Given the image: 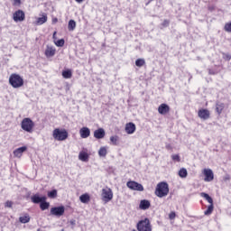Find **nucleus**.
Returning a JSON list of instances; mask_svg holds the SVG:
<instances>
[{
	"instance_id": "obj_25",
	"label": "nucleus",
	"mask_w": 231,
	"mask_h": 231,
	"mask_svg": "<svg viewBox=\"0 0 231 231\" xmlns=\"http://www.w3.org/2000/svg\"><path fill=\"white\" fill-rule=\"evenodd\" d=\"M217 113L221 115L223 113V109H225V104L223 103H217L216 105Z\"/></svg>"
},
{
	"instance_id": "obj_4",
	"label": "nucleus",
	"mask_w": 231,
	"mask_h": 231,
	"mask_svg": "<svg viewBox=\"0 0 231 231\" xmlns=\"http://www.w3.org/2000/svg\"><path fill=\"white\" fill-rule=\"evenodd\" d=\"M52 137L58 142H64L68 139V131L66 129L55 128L52 132Z\"/></svg>"
},
{
	"instance_id": "obj_30",
	"label": "nucleus",
	"mask_w": 231,
	"mask_h": 231,
	"mask_svg": "<svg viewBox=\"0 0 231 231\" xmlns=\"http://www.w3.org/2000/svg\"><path fill=\"white\" fill-rule=\"evenodd\" d=\"M212 212H214V204H210L208 207V209L204 212L205 216H210V214H212Z\"/></svg>"
},
{
	"instance_id": "obj_26",
	"label": "nucleus",
	"mask_w": 231,
	"mask_h": 231,
	"mask_svg": "<svg viewBox=\"0 0 231 231\" xmlns=\"http://www.w3.org/2000/svg\"><path fill=\"white\" fill-rule=\"evenodd\" d=\"M40 208L42 210H48L50 208V202H46V200L40 202Z\"/></svg>"
},
{
	"instance_id": "obj_13",
	"label": "nucleus",
	"mask_w": 231,
	"mask_h": 231,
	"mask_svg": "<svg viewBox=\"0 0 231 231\" xmlns=\"http://www.w3.org/2000/svg\"><path fill=\"white\" fill-rule=\"evenodd\" d=\"M106 136V130L104 128H98L94 132V138L97 140H102Z\"/></svg>"
},
{
	"instance_id": "obj_7",
	"label": "nucleus",
	"mask_w": 231,
	"mask_h": 231,
	"mask_svg": "<svg viewBox=\"0 0 231 231\" xmlns=\"http://www.w3.org/2000/svg\"><path fill=\"white\" fill-rule=\"evenodd\" d=\"M126 187L130 189V190H137V192H143V185L134 180H129L126 183Z\"/></svg>"
},
{
	"instance_id": "obj_47",
	"label": "nucleus",
	"mask_w": 231,
	"mask_h": 231,
	"mask_svg": "<svg viewBox=\"0 0 231 231\" xmlns=\"http://www.w3.org/2000/svg\"><path fill=\"white\" fill-rule=\"evenodd\" d=\"M53 23H57V18H55V19L53 20Z\"/></svg>"
},
{
	"instance_id": "obj_28",
	"label": "nucleus",
	"mask_w": 231,
	"mask_h": 231,
	"mask_svg": "<svg viewBox=\"0 0 231 231\" xmlns=\"http://www.w3.org/2000/svg\"><path fill=\"white\" fill-rule=\"evenodd\" d=\"M189 172L187 171V169L185 168H181L180 171H179V176L180 178H187Z\"/></svg>"
},
{
	"instance_id": "obj_36",
	"label": "nucleus",
	"mask_w": 231,
	"mask_h": 231,
	"mask_svg": "<svg viewBox=\"0 0 231 231\" xmlns=\"http://www.w3.org/2000/svg\"><path fill=\"white\" fill-rule=\"evenodd\" d=\"M55 44L59 48H62V46H64V39L58 40L57 42H55Z\"/></svg>"
},
{
	"instance_id": "obj_46",
	"label": "nucleus",
	"mask_w": 231,
	"mask_h": 231,
	"mask_svg": "<svg viewBox=\"0 0 231 231\" xmlns=\"http://www.w3.org/2000/svg\"><path fill=\"white\" fill-rule=\"evenodd\" d=\"M55 35H57V32H54V33H53V39H55Z\"/></svg>"
},
{
	"instance_id": "obj_41",
	"label": "nucleus",
	"mask_w": 231,
	"mask_h": 231,
	"mask_svg": "<svg viewBox=\"0 0 231 231\" xmlns=\"http://www.w3.org/2000/svg\"><path fill=\"white\" fill-rule=\"evenodd\" d=\"M224 59H225L226 60H230V59H231L230 54H224Z\"/></svg>"
},
{
	"instance_id": "obj_43",
	"label": "nucleus",
	"mask_w": 231,
	"mask_h": 231,
	"mask_svg": "<svg viewBox=\"0 0 231 231\" xmlns=\"http://www.w3.org/2000/svg\"><path fill=\"white\" fill-rule=\"evenodd\" d=\"M224 180H225V181H228V180H230V175H226L224 177Z\"/></svg>"
},
{
	"instance_id": "obj_23",
	"label": "nucleus",
	"mask_w": 231,
	"mask_h": 231,
	"mask_svg": "<svg viewBox=\"0 0 231 231\" xmlns=\"http://www.w3.org/2000/svg\"><path fill=\"white\" fill-rule=\"evenodd\" d=\"M89 199L90 197L88 193L83 194L79 197V201H81V203H89Z\"/></svg>"
},
{
	"instance_id": "obj_15",
	"label": "nucleus",
	"mask_w": 231,
	"mask_h": 231,
	"mask_svg": "<svg viewBox=\"0 0 231 231\" xmlns=\"http://www.w3.org/2000/svg\"><path fill=\"white\" fill-rule=\"evenodd\" d=\"M31 200L32 203L39 204L42 201H46V197H40L39 194H35L31 197Z\"/></svg>"
},
{
	"instance_id": "obj_17",
	"label": "nucleus",
	"mask_w": 231,
	"mask_h": 231,
	"mask_svg": "<svg viewBox=\"0 0 231 231\" xmlns=\"http://www.w3.org/2000/svg\"><path fill=\"white\" fill-rule=\"evenodd\" d=\"M127 134H133L136 131V125L134 123H128L125 125Z\"/></svg>"
},
{
	"instance_id": "obj_33",
	"label": "nucleus",
	"mask_w": 231,
	"mask_h": 231,
	"mask_svg": "<svg viewBox=\"0 0 231 231\" xmlns=\"http://www.w3.org/2000/svg\"><path fill=\"white\" fill-rule=\"evenodd\" d=\"M110 142L113 143V145H118V136L114 135L110 137Z\"/></svg>"
},
{
	"instance_id": "obj_31",
	"label": "nucleus",
	"mask_w": 231,
	"mask_h": 231,
	"mask_svg": "<svg viewBox=\"0 0 231 231\" xmlns=\"http://www.w3.org/2000/svg\"><path fill=\"white\" fill-rule=\"evenodd\" d=\"M19 221H20V223H23V224L30 223V216L25 215L23 217H20Z\"/></svg>"
},
{
	"instance_id": "obj_45",
	"label": "nucleus",
	"mask_w": 231,
	"mask_h": 231,
	"mask_svg": "<svg viewBox=\"0 0 231 231\" xmlns=\"http://www.w3.org/2000/svg\"><path fill=\"white\" fill-rule=\"evenodd\" d=\"M76 3H79L80 5V3H84V0H75Z\"/></svg>"
},
{
	"instance_id": "obj_21",
	"label": "nucleus",
	"mask_w": 231,
	"mask_h": 231,
	"mask_svg": "<svg viewBox=\"0 0 231 231\" xmlns=\"http://www.w3.org/2000/svg\"><path fill=\"white\" fill-rule=\"evenodd\" d=\"M79 160H80V162H88L89 160V154L86 152H80L79 154Z\"/></svg>"
},
{
	"instance_id": "obj_8",
	"label": "nucleus",
	"mask_w": 231,
	"mask_h": 231,
	"mask_svg": "<svg viewBox=\"0 0 231 231\" xmlns=\"http://www.w3.org/2000/svg\"><path fill=\"white\" fill-rule=\"evenodd\" d=\"M65 208L63 206L54 207L51 209V216H56L57 217H60V216H64Z\"/></svg>"
},
{
	"instance_id": "obj_24",
	"label": "nucleus",
	"mask_w": 231,
	"mask_h": 231,
	"mask_svg": "<svg viewBox=\"0 0 231 231\" xmlns=\"http://www.w3.org/2000/svg\"><path fill=\"white\" fill-rule=\"evenodd\" d=\"M200 196H201V198H205L206 200L208 201V203H209V205L214 204V199H212L208 194L202 192V193H200Z\"/></svg>"
},
{
	"instance_id": "obj_14",
	"label": "nucleus",
	"mask_w": 231,
	"mask_h": 231,
	"mask_svg": "<svg viewBox=\"0 0 231 231\" xmlns=\"http://www.w3.org/2000/svg\"><path fill=\"white\" fill-rule=\"evenodd\" d=\"M79 134L81 138H89L91 134V130H89L88 127L84 126L79 130Z\"/></svg>"
},
{
	"instance_id": "obj_18",
	"label": "nucleus",
	"mask_w": 231,
	"mask_h": 231,
	"mask_svg": "<svg viewBox=\"0 0 231 231\" xmlns=\"http://www.w3.org/2000/svg\"><path fill=\"white\" fill-rule=\"evenodd\" d=\"M151 207V202L147 199H143L140 201L139 208L141 210H147Z\"/></svg>"
},
{
	"instance_id": "obj_40",
	"label": "nucleus",
	"mask_w": 231,
	"mask_h": 231,
	"mask_svg": "<svg viewBox=\"0 0 231 231\" xmlns=\"http://www.w3.org/2000/svg\"><path fill=\"white\" fill-rule=\"evenodd\" d=\"M13 5H14V6H19V5H21V0H14Z\"/></svg>"
},
{
	"instance_id": "obj_35",
	"label": "nucleus",
	"mask_w": 231,
	"mask_h": 231,
	"mask_svg": "<svg viewBox=\"0 0 231 231\" xmlns=\"http://www.w3.org/2000/svg\"><path fill=\"white\" fill-rule=\"evenodd\" d=\"M225 32H227L228 33H231V22L225 24Z\"/></svg>"
},
{
	"instance_id": "obj_19",
	"label": "nucleus",
	"mask_w": 231,
	"mask_h": 231,
	"mask_svg": "<svg viewBox=\"0 0 231 231\" xmlns=\"http://www.w3.org/2000/svg\"><path fill=\"white\" fill-rule=\"evenodd\" d=\"M48 21V14H42L41 17L37 18L36 24L39 26L44 24Z\"/></svg>"
},
{
	"instance_id": "obj_39",
	"label": "nucleus",
	"mask_w": 231,
	"mask_h": 231,
	"mask_svg": "<svg viewBox=\"0 0 231 231\" xmlns=\"http://www.w3.org/2000/svg\"><path fill=\"white\" fill-rule=\"evenodd\" d=\"M176 217V213L175 212H171L170 214H169V218L170 219H174Z\"/></svg>"
},
{
	"instance_id": "obj_38",
	"label": "nucleus",
	"mask_w": 231,
	"mask_h": 231,
	"mask_svg": "<svg viewBox=\"0 0 231 231\" xmlns=\"http://www.w3.org/2000/svg\"><path fill=\"white\" fill-rule=\"evenodd\" d=\"M171 159L173 160V162H180V155L178 154L171 155Z\"/></svg>"
},
{
	"instance_id": "obj_48",
	"label": "nucleus",
	"mask_w": 231,
	"mask_h": 231,
	"mask_svg": "<svg viewBox=\"0 0 231 231\" xmlns=\"http://www.w3.org/2000/svg\"><path fill=\"white\" fill-rule=\"evenodd\" d=\"M61 231H64V229H61Z\"/></svg>"
},
{
	"instance_id": "obj_44",
	"label": "nucleus",
	"mask_w": 231,
	"mask_h": 231,
	"mask_svg": "<svg viewBox=\"0 0 231 231\" xmlns=\"http://www.w3.org/2000/svg\"><path fill=\"white\" fill-rule=\"evenodd\" d=\"M70 225H72L74 226V225H76V221L75 220H70Z\"/></svg>"
},
{
	"instance_id": "obj_29",
	"label": "nucleus",
	"mask_w": 231,
	"mask_h": 231,
	"mask_svg": "<svg viewBox=\"0 0 231 231\" xmlns=\"http://www.w3.org/2000/svg\"><path fill=\"white\" fill-rule=\"evenodd\" d=\"M62 77H63V79H71V77H72L71 70H69V69L63 70Z\"/></svg>"
},
{
	"instance_id": "obj_11",
	"label": "nucleus",
	"mask_w": 231,
	"mask_h": 231,
	"mask_svg": "<svg viewBox=\"0 0 231 231\" xmlns=\"http://www.w3.org/2000/svg\"><path fill=\"white\" fill-rule=\"evenodd\" d=\"M169 111H171V107L165 103L161 104L158 107V113L160 115H167Z\"/></svg>"
},
{
	"instance_id": "obj_2",
	"label": "nucleus",
	"mask_w": 231,
	"mask_h": 231,
	"mask_svg": "<svg viewBox=\"0 0 231 231\" xmlns=\"http://www.w3.org/2000/svg\"><path fill=\"white\" fill-rule=\"evenodd\" d=\"M9 84L14 88H23L24 86V79L19 74H12L9 77Z\"/></svg>"
},
{
	"instance_id": "obj_12",
	"label": "nucleus",
	"mask_w": 231,
	"mask_h": 231,
	"mask_svg": "<svg viewBox=\"0 0 231 231\" xmlns=\"http://www.w3.org/2000/svg\"><path fill=\"white\" fill-rule=\"evenodd\" d=\"M199 117L201 118V120H208L210 118V111L208 109H200L199 110Z\"/></svg>"
},
{
	"instance_id": "obj_5",
	"label": "nucleus",
	"mask_w": 231,
	"mask_h": 231,
	"mask_svg": "<svg viewBox=\"0 0 231 231\" xmlns=\"http://www.w3.org/2000/svg\"><path fill=\"white\" fill-rule=\"evenodd\" d=\"M101 199L105 204L109 203L113 199V189L110 188H104L101 190Z\"/></svg>"
},
{
	"instance_id": "obj_16",
	"label": "nucleus",
	"mask_w": 231,
	"mask_h": 231,
	"mask_svg": "<svg viewBox=\"0 0 231 231\" xmlns=\"http://www.w3.org/2000/svg\"><path fill=\"white\" fill-rule=\"evenodd\" d=\"M55 51H57V50H55L53 46H47L45 50V57L48 59H50V57H53L55 55Z\"/></svg>"
},
{
	"instance_id": "obj_42",
	"label": "nucleus",
	"mask_w": 231,
	"mask_h": 231,
	"mask_svg": "<svg viewBox=\"0 0 231 231\" xmlns=\"http://www.w3.org/2000/svg\"><path fill=\"white\" fill-rule=\"evenodd\" d=\"M162 26H169V21L164 20L163 23H162Z\"/></svg>"
},
{
	"instance_id": "obj_10",
	"label": "nucleus",
	"mask_w": 231,
	"mask_h": 231,
	"mask_svg": "<svg viewBox=\"0 0 231 231\" xmlns=\"http://www.w3.org/2000/svg\"><path fill=\"white\" fill-rule=\"evenodd\" d=\"M24 12L18 10L14 14V21L15 23H21L24 20Z\"/></svg>"
},
{
	"instance_id": "obj_1",
	"label": "nucleus",
	"mask_w": 231,
	"mask_h": 231,
	"mask_svg": "<svg viewBox=\"0 0 231 231\" xmlns=\"http://www.w3.org/2000/svg\"><path fill=\"white\" fill-rule=\"evenodd\" d=\"M169 195V184L167 182H160L155 189V196L157 198H165Z\"/></svg>"
},
{
	"instance_id": "obj_34",
	"label": "nucleus",
	"mask_w": 231,
	"mask_h": 231,
	"mask_svg": "<svg viewBox=\"0 0 231 231\" xmlns=\"http://www.w3.org/2000/svg\"><path fill=\"white\" fill-rule=\"evenodd\" d=\"M48 197L51 199H55L57 198V189H52L51 191L48 192Z\"/></svg>"
},
{
	"instance_id": "obj_32",
	"label": "nucleus",
	"mask_w": 231,
	"mask_h": 231,
	"mask_svg": "<svg viewBox=\"0 0 231 231\" xmlns=\"http://www.w3.org/2000/svg\"><path fill=\"white\" fill-rule=\"evenodd\" d=\"M145 64V60L143 59H138L135 60V66H137V68H142V66H143Z\"/></svg>"
},
{
	"instance_id": "obj_3",
	"label": "nucleus",
	"mask_w": 231,
	"mask_h": 231,
	"mask_svg": "<svg viewBox=\"0 0 231 231\" xmlns=\"http://www.w3.org/2000/svg\"><path fill=\"white\" fill-rule=\"evenodd\" d=\"M21 127L23 131H25V133H33V128L35 127V123L30 118L25 117L21 122Z\"/></svg>"
},
{
	"instance_id": "obj_37",
	"label": "nucleus",
	"mask_w": 231,
	"mask_h": 231,
	"mask_svg": "<svg viewBox=\"0 0 231 231\" xmlns=\"http://www.w3.org/2000/svg\"><path fill=\"white\" fill-rule=\"evenodd\" d=\"M14 205V202L10 201V200H7L5 203V207L7 208H12Z\"/></svg>"
},
{
	"instance_id": "obj_20",
	"label": "nucleus",
	"mask_w": 231,
	"mask_h": 231,
	"mask_svg": "<svg viewBox=\"0 0 231 231\" xmlns=\"http://www.w3.org/2000/svg\"><path fill=\"white\" fill-rule=\"evenodd\" d=\"M26 146L20 147L14 151V154L16 158H21L23 156V152L26 151Z\"/></svg>"
},
{
	"instance_id": "obj_9",
	"label": "nucleus",
	"mask_w": 231,
	"mask_h": 231,
	"mask_svg": "<svg viewBox=\"0 0 231 231\" xmlns=\"http://www.w3.org/2000/svg\"><path fill=\"white\" fill-rule=\"evenodd\" d=\"M203 174L205 176L204 181H212L214 180V171L210 169H204Z\"/></svg>"
},
{
	"instance_id": "obj_22",
	"label": "nucleus",
	"mask_w": 231,
	"mask_h": 231,
	"mask_svg": "<svg viewBox=\"0 0 231 231\" xmlns=\"http://www.w3.org/2000/svg\"><path fill=\"white\" fill-rule=\"evenodd\" d=\"M98 156L106 158L107 156V146H102L98 151Z\"/></svg>"
},
{
	"instance_id": "obj_6",
	"label": "nucleus",
	"mask_w": 231,
	"mask_h": 231,
	"mask_svg": "<svg viewBox=\"0 0 231 231\" xmlns=\"http://www.w3.org/2000/svg\"><path fill=\"white\" fill-rule=\"evenodd\" d=\"M137 230L138 231H152V226H151V221L149 218H145L141 220L137 224Z\"/></svg>"
},
{
	"instance_id": "obj_27",
	"label": "nucleus",
	"mask_w": 231,
	"mask_h": 231,
	"mask_svg": "<svg viewBox=\"0 0 231 231\" xmlns=\"http://www.w3.org/2000/svg\"><path fill=\"white\" fill-rule=\"evenodd\" d=\"M68 28H69V32H73V30H75V28H77V23L75 22V20L69 21Z\"/></svg>"
}]
</instances>
